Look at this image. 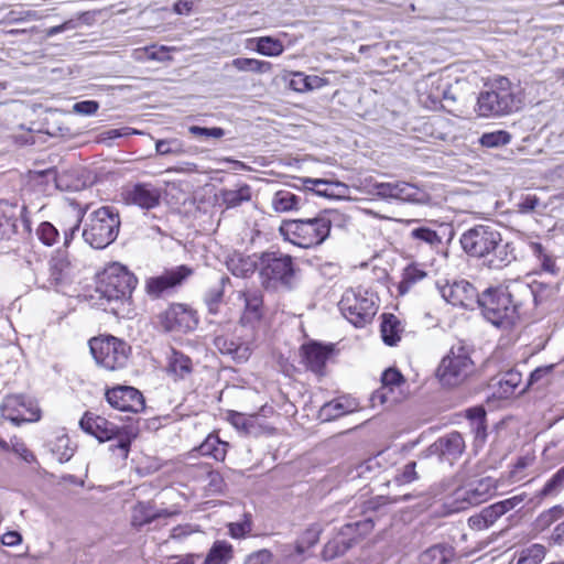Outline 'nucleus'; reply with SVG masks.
Instances as JSON below:
<instances>
[{"instance_id": "34", "label": "nucleus", "mask_w": 564, "mask_h": 564, "mask_svg": "<svg viewBox=\"0 0 564 564\" xmlns=\"http://www.w3.org/2000/svg\"><path fill=\"white\" fill-rule=\"evenodd\" d=\"M228 443L219 440L217 435L210 434L199 445L198 452L203 456L213 457L215 460L223 462L227 454Z\"/></svg>"}, {"instance_id": "33", "label": "nucleus", "mask_w": 564, "mask_h": 564, "mask_svg": "<svg viewBox=\"0 0 564 564\" xmlns=\"http://www.w3.org/2000/svg\"><path fill=\"white\" fill-rule=\"evenodd\" d=\"M234 557V547L224 540L215 541L207 553L204 564H228Z\"/></svg>"}, {"instance_id": "31", "label": "nucleus", "mask_w": 564, "mask_h": 564, "mask_svg": "<svg viewBox=\"0 0 564 564\" xmlns=\"http://www.w3.org/2000/svg\"><path fill=\"white\" fill-rule=\"evenodd\" d=\"M302 204V197L290 189L276 191L271 198V207L275 213L296 212Z\"/></svg>"}, {"instance_id": "60", "label": "nucleus", "mask_w": 564, "mask_h": 564, "mask_svg": "<svg viewBox=\"0 0 564 564\" xmlns=\"http://www.w3.org/2000/svg\"><path fill=\"white\" fill-rule=\"evenodd\" d=\"M138 133V131L131 128H122V129H110L102 132L99 137V142H107L117 138L126 137L129 134Z\"/></svg>"}, {"instance_id": "27", "label": "nucleus", "mask_w": 564, "mask_h": 564, "mask_svg": "<svg viewBox=\"0 0 564 564\" xmlns=\"http://www.w3.org/2000/svg\"><path fill=\"white\" fill-rule=\"evenodd\" d=\"M166 373L175 381L185 380L193 371V361L185 354L172 349L167 355Z\"/></svg>"}, {"instance_id": "57", "label": "nucleus", "mask_w": 564, "mask_h": 564, "mask_svg": "<svg viewBox=\"0 0 564 564\" xmlns=\"http://www.w3.org/2000/svg\"><path fill=\"white\" fill-rule=\"evenodd\" d=\"M273 554L268 549H262L248 554L245 558V564H271Z\"/></svg>"}, {"instance_id": "47", "label": "nucleus", "mask_w": 564, "mask_h": 564, "mask_svg": "<svg viewBox=\"0 0 564 564\" xmlns=\"http://www.w3.org/2000/svg\"><path fill=\"white\" fill-rule=\"evenodd\" d=\"M425 275L426 273L415 265L406 267L399 286L401 293L406 292L414 283L425 278Z\"/></svg>"}, {"instance_id": "54", "label": "nucleus", "mask_w": 564, "mask_h": 564, "mask_svg": "<svg viewBox=\"0 0 564 564\" xmlns=\"http://www.w3.org/2000/svg\"><path fill=\"white\" fill-rule=\"evenodd\" d=\"M11 451L28 464L36 463L35 455L26 447L24 442L18 437L11 438Z\"/></svg>"}, {"instance_id": "20", "label": "nucleus", "mask_w": 564, "mask_h": 564, "mask_svg": "<svg viewBox=\"0 0 564 564\" xmlns=\"http://www.w3.org/2000/svg\"><path fill=\"white\" fill-rule=\"evenodd\" d=\"M253 335L246 336V338H229L226 336H218L215 339V346L223 355L230 356L237 362H245L251 356L253 349Z\"/></svg>"}, {"instance_id": "41", "label": "nucleus", "mask_w": 564, "mask_h": 564, "mask_svg": "<svg viewBox=\"0 0 564 564\" xmlns=\"http://www.w3.org/2000/svg\"><path fill=\"white\" fill-rule=\"evenodd\" d=\"M355 410V405L350 402H343L341 400H335L329 403H326L322 408V414L325 415L327 420L339 417L346 413H350Z\"/></svg>"}, {"instance_id": "4", "label": "nucleus", "mask_w": 564, "mask_h": 564, "mask_svg": "<svg viewBox=\"0 0 564 564\" xmlns=\"http://www.w3.org/2000/svg\"><path fill=\"white\" fill-rule=\"evenodd\" d=\"M120 225L119 213L111 206H102L84 219L82 236L91 248L104 249L116 240Z\"/></svg>"}, {"instance_id": "19", "label": "nucleus", "mask_w": 564, "mask_h": 564, "mask_svg": "<svg viewBox=\"0 0 564 564\" xmlns=\"http://www.w3.org/2000/svg\"><path fill=\"white\" fill-rule=\"evenodd\" d=\"M160 323L166 332L186 333L196 324L193 312L183 304H173L160 315Z\"/></svg>"}, {"instance_id": "63", "label": "nucleus", "mask_w": 564, "mask_h": 564, "mask_svg": "<svg viewBox=\"0 0 564 564\" xmlns=\"http://www.w3.org/2000/svg\"><path fill=\"white\" fill-rule=\"evenodd\" d=\"M539 205V198L535 195H527L519 204L518 209L522 214L533 212Z\"/></svg>"}, {"instance_id": "56", "label": "nucleus", "mask_w": 564, "mask_h": 564, "mask_svg": "<svg viewBox=\"0 0 564 564\" xmlns=\"http://www.w3.org/2000/svg\"><path fill=\"white\" fill-rule=\"evenodd\" d=\"M322 531L319 524L313 523L299 536V540H301V543L312 547L318 542Z\"/></svg>"}, {"instance_id": "6", "label": "nucleus", "mask_w": 564, "mask_h": 564, "mask_svg": "<svg viewBox=\"0 0 564 564\" xmlns=\"http://www.w3.org/2000/svg\"><path fill=\"white\" fill-rule=\"evenodd\" d=\"M344 317L356 327L370 324L379 308L378 296L361 286L347 289L338 303Z\"/></svg>"}, {"instance_id": "23", "label": "nucleus", "mask_w": 564, "mask_h": 564, "mask_svg": "<svg viewBox=\"0 0 564 564\" xmlns=\"http://www.w3.org/2000/svg\"><path fill=\"white\" fill-rule=\"evenodd\" d=\"M39 176L46 181H53L61 191L77 192L87 185V180L83 177V173L79 170L64 171L61 174H57L54 170H46L40 172Z\"/></svg>"}, {"instance_id": "44", "label": "nucleus", "mask_w": 564, "mask_h": 564, "mask_svg": "<svg viewBox=\"0 0 564 564\" xmlns=\"http://www.w3.org/2000/svg\"><path fill=\"white\" fill-rule=\"evenodd\" d=\"M545 557V547L542 544H532L522 550L517 564H541Z\"/></svg>"}, {"instance_id": "7", "label": "nucleus", "mask_w": 564, "mask_h": 564, "mask_svg": "<svg viewBox=\"0 0 564 564\" xmlns=\"http://www.w3.org/2000/svg\"><path fill=\"white\" fill-rule=\"evenodd\" d=\"M79 426L85 433L95 436L99 442H113L109 445V451L112 453L119 452L123 459L128 457L130 441L122 430L112 422L86 412L79 421Z\"/></svg>"}, {"instance_id": "25", "label": "nucleus", "mask_w": 564, "mask_h": 564, "mask_svg": "<svg viewBox=\"0 0 564 564\" xmlns=\"http://www.w3.org/2000/svg\"><path fill=\"white\" fill-rule=\"evenodd\" d=\"M301 350L306 367L318 373L324 369L333 348L330 346H324L322 344L312 341L310 344L303 345Z\"/></svg>"}, {"instance_id": "16", "label": "nucleus", "mask_w": 564, "mask_h": 564, "mask_svg": "<svg viewBox=\"0 0 564 564\" xmlns=\"http://www.w3.org/2000/svg\"><path fill=\"white\" fill-rule=\"evenodd\" d=\"M122 199L127 205L138 206L141 209H153L161 203V189L150 183H138L122 192Z\"/></svg>"}, {"instance_id": "13", "label": "nucleus", "mask_w": 564, "mask_h": 564, "mask_svg": "<svg viewBox=\"0 0 564 564\" xmlns=\"http://www.w3.org/2000/svg\"><path fill=\"white\" fill-rule=\"evenodd\" d=\"M70 276V263L64 256H55L47 262L45 270L36 273L35 283L42 289H56L67 284Z\"/></svg>"}, {"instance_id": "58", "label": "nucleus", "mask_w": 564, "mask_h": 564, "mask_svg": "<svg viewBox=\"0 0 564 564\" xmlns=\"http://www.w3.org/2000/svg\"><path fill=\"white\" fill-rule=\"evenodd\" d=\"M523 501L522 495H516L511 498L496 502V518L505 514L509 510L518 507Z\"/></svg>"}, {"instance_id": "29", "label": "nucleus", "mask_w": 564, "mask_h": 564, "mask_svg": "<svg viewBox=\"0 0 564 564\" xmlns=\"http://www.w3.org/2000/svg\"><path fill=\"white\" fill-rule=\"evenodd\" d=\"M455 561L454 549L446 544L433 545L419 556V564H453Z\"/></svg>"}, {"instance_id": "37", "label": "nucleus", "mask_w": 564, "mask_h": 564, "mask_svg": "<svg viewBox=\"0 0 564 564\" xmlns=\"http://www.w3.org/2000/svg\"><path fill=\"white\" fill-rule=\"evenodd\" d=\"M220 199L227 208L238 207L251 199V188L249 185L243 184L236 189H223L220 192Z\"/></svg>"}, {"instance_id": "11", "label": "nucleus", "mask_w": 564, "mask_h": 564, "mask_svg": "<svg viewBox=\"0 0 564 564\" xmlns=\"http://www.w3.org/2000/svg\"><path fill=\"white\" fill-rule=\"evenodd\" d=\"M0 413L15 426L35 423L42 417L37 400L24 393L6 395L0 404Z\"/></svg>"}, {"instance_id": "30", "label": "nucleus", "mask_w": 564, "mask_h": 564, "mask_svg": "<svg viewBox=\"0 0 564 564\" xmlns=\"http://www.w3.org/2000/svg\"><path fill=\"white\" fill-rule=\"evenodd\" d=\"M521 382L522 376L514 369L500 373L496 386V399H508L516 395Z\"/></svg>"}, {"instance_id": "53", "label": "nucleus", "mask_w": 564, "mask_h": 564, "mask_svg": "<svg viewBox=\"0 0 564 564\" xmlns=\"http://www.w3.org/2000/svg\"><path fill=\"white\" fill-rule=\"evenodd\" d=\"M415 468H416V463L409 462L398 471V474L394 477V481L398 485H406V484L413 482L414 480H416L419 478V475H417Z\"/></svg>"}, {"instance_id": "9", "label": "nucleus", "mask_w": 564, "mask_h": 564, "mask_svg": "<svg viewBox=\"0 0 564 564\" xmlns=\"http://www.w3.org/2000/svg\"><path fill=\"white\" fill-rule=\"evenodd\" d=\"M89 348L95 361L107 370L123 368L130 355V346L113 336L91 338Z\"/></svg>"}, {"instance_id": "61", "label": "nucleus", "mask_w": 564, "mask_h": 564, "mask_svg": "<svg viewBox=\"0 0 564 564\" xmlns=\"http://www.w3.org/2000/svg\"><path fill=\"white\" fill-rule=\"evenodd\" d=\"M303 72H295L290 79V87L297 93H307V82Z\"/></svg>"}, {"instance_id": "49", "label": "nucleus", "mask_w": 564, "mask_h": 564, "mask_svg": "<svg viewBox=\"0 0 564 564\" xmlns=\"http://www.w3.org/2000/svg\"><path fill=\"white\" fill-rule=\"evenodd\" d=\"M534 462V456L525 455L518 458L517 463L513 465L510 470V480L511 482L520 481L524 478V470L530 467Z\"/></svg>"}, {"instance_id": "14", "label": "nucleus", "mask_w": 564, "mask_h": 564, "mask_svg": "<svg viewBox=\"0 0 564 564\" xmlns=\"http://www.w3.org/2000/svg\"><path fill=\"white\" fill-rule=\"evenodd\" d=\"M522 89L506 77L496 78V115H508L521 109Z\"/></svg>"}, {"instance_id": "22", "label": "nucleus", "mask_w": 564, "mask_h": 564, "mask_svg": "<svg viewBox=\"0 0 564 564\" xmlns=\"http://www.w3.org/2000/svg\"><path fill=\"white\" fill-rule=\"evenodd\" d=\"M431 448L442 460L452 464L464 453L465 441L460 433L452 432L440 437Z\"/></svg>"}, {"instance_id": "21", "label": "nucleus", "mask_w": 564, "mask_h": 564, "mask_svg": "<svg viewBox=\"0 0 564 564\" xmlns=\"http://www.w3.org/2000/svg\"><path fill=\"white\" fill-rule=\"evenodd\" d=\"M238 299L245 303V308L240 317L242 327L250 326L251 329L260 322L263 316V296L258 290H247L238 292Z\"/></svg>"}, {"instance_id": "40", "label": "nucleus", "mask_w": 564, "mask_h": 564, "mask_svg": "<svg viewBox=\"0 0 564 564\" xmlns=\"http://www.w3.org/2000/svg\"><path fill=\"white\" fill-rule=\"evenodd\" d=\"M410 238L421 243L429 245L431 247L438 246L442 242L438 234L426 226H419L413 228L410 234Z\"/></svg>"}, {"instance_id": "36", "label": "nucleus", "mask_w": 564, "mask_h": 564, "mask_svg": "<svg viewBox=\"0 0 564 564\" xmlns=\"http://www.w3.org/2000/svg\"><path fill=\"white\" fill-rule=\"evenodd\" d=\"M17 232L14 207L6 202L0 203V240L9 239Z\"/></svg>"}, {"instance_id": "43", "label": "nucleus", "mask_w": 564, "mask_h": 564, "mask_svg": "<svg viewBox=\"0 0 564 564\" xmlns=\"http://www.w3.org/2000/svg\"><path fill=\"white\" fill-rule=\"evenodd\" d=\"M469 527L475 530L488 529L494 524V505L484 508L468 519Z\"/></svg>"}, {"instance_id": "10", "label": "nucleus", "mask_w": 564, "mask_h": 564, "mask_svg": "<svg viewBox=\"0 0 564 564\" xmlns=\"http://www.w3.org/2000/svg\"><path fill=\"white\" fill-rule=\"evenodd\" d=\"M473 371V361L465 346H453L443 357L436 370V377L443 386L454 387L462 383Z\"/></svg>"}, {"instance_id": "55", "label": "nucleus", "mask_w": 564, "mask_h": 564, "mask_svg": "<svg viewBox=\"0 0 564 564\" xmlns=\"http://www.w3.org/2000/svg\"><path fill=\"white\" fill-rule=\"evenodd\" d=\"M494 110V100L490 91L480 93L477 105L476 112L479 117H489Z\"/></svg>"}, {"instance_id": "18", "label": "nucleus", "mask_w": 564, "mask_h": 564, "mask_svg": "<svg viewBox=\"0 0 564 564\" xmlns=\"http://www.w3.org/2000/svg\"><path fill=\"white\" fill-rule=\"evenodd\" d=\"M375 195L381 198L400 199L404 202H420L423 192L414 184L406 182L376 183L373 185Z\"/></svg>"}, {"instance_id": "46", "label": "nucleus", "mask_w": 564, "mask_h": 564, "mask_svg": "<svg viewBox=\"0 0 564 564\" xmlns=\"http://www.w3.org/2000/svg\"><path fill=\"white\" fill-rule=\"evenodd\" d=\"M138 59H149L164 62L170 59V51L166 46L150 45L141 51H137Z\"/></svg>"}, {"instance_id": "48", "label": "nucleus", "mask_w": 564, "mask_h": 564, "mask_svg": "<svg viewBox=\"0 0 564 564\" xmlns=\"http://www.w3.org/2000/svg\"><path fill=\"white\" fill-rule=\"evenodd\" d=\"M188 132L199 140L221 139L225 135V130L220 127L206 128L189 126Z\"/></svg>"}, {"instance_id": "39", "label": "nucleus", "mask_w": 564, "mask_h": 564, "mask_svg": "<svg viewBox=\"0 0 564 564\" xmlns=\"http://www.w3.org/2000/svg\"><path fill=\"white\" fill-rule=\"evenodd\" d=\"M564 488V466L560 468L538 494V497L549 498L557 496Z\"/></svg>"}, {"instance_id": "64", "label": "nucleus", "mask_w": 564, "mask_h": 564, "mask_svg": "<svg viewBox=\"0 0 564 564\" xmlns=\"http://www.w3.org/2000/svg\"><path fill=\"white\" fill-rule=\"evenodd\" d=\"M195 2L193 0H177L173 4V12L180 15H189Z\"/></svg>"}, {"instance_id": "1", "label": "nucleus", "mask_w": 564, "mask_h": 564, "mask_svg": "<svg viewBox=\"0 0 564 564\" xmlns=\"http://www.w3.org/2000/svg\"><path fill=\"white\" fill-rule=\"evenodd\" d=\"M334 215L332 210H323L312 218L283 220L279 230L294 246L314 248L329 237Z\"/></svg>"}, {"instance_id": "15", "label": "nucleus", "mask_w": 564, "mask_h": 564, "mask_svg": "<svg viewBox=\"0 0 564 564\" xmlns=\"http://www.w3.org/2000/svg\"><path fill=\"white\" fill-rule=\"evenodd\" d=\"M192 273L193 270L183 264L166 270L161 275L149 278L145 282L147 293L152 297H160L167 290L180 285Z\"/></svg>"}, {"instance_id": "32", "label": "nucleus", "mask_w": 564, "mask_h": 564, "mask_svg": "<svg viewBox=\"0 0 564 564\" xmlns=\"http://www.w3.org/2000/svg\"><path fill=\"white\" fill-rule=\"evenodd\" d=\"M380 330L383 343L388 346H394L401 339L403 327L397 316L383 314Z\"/></svg>"}, {"instance_id": "8", "label": "nucleus", "mask_w": 564, "mask_h": 564, "mask_svg": "<svg viewBox=\"0 0 564 564\" xmlns=\"http://www.w3.org/2000/svg\"><path fill=\"white\" fill-rule=\"evenodd\" d=\"M518 286L520 285L513 282L496 288V329H501L503 333L499 339L501 346H507L517 338L514 325L518 321V312L513 294Z\"/></svg>"}, {"instance_id": "35", "label": "nucleus", "mask_w": 564, "mask_h": 564, "mask_svg": "<svg viewBox=\"0 0 564 564\" xmlns=\"http://www.w3.org/2000/svg\"><path fill=\"white\" fill-rule=\"evenodd\" d=\"M163 513L156 511L151 502H138L132 508L131 524L133 527H142L162 517Z\"/></svg>"}, {"instance_id": "28", "label": "nucleus", "mask_w": 564, "mask_h": 564, "mask_svg": "<svg viewBox=\"0 0 564 564\" xmlns=\"http://www.w3.org/2000/svg\"><path fill=\"white\" fill-rule=\"evenodd\" d=\"M303 186L305 189L312 191L317 196L325 198L339 197L341 189L346 188L341 182L311 177L303 178Z\"/></svg>"}, {"instance_id": "50", "label": "nucleus", "mask_w": 564, "mask_h": 564, "mask_svg": "<svg viewBox=\"0 0 564 564\" xmlns=\"http://www.w3.org/2000/svg\"><path fill=\"white\" fill-rule=\"evenodd\" d=\"M39 239L46 246H53L58 238V230L48 221L40 224L36 230Z\"/></svg>"}, {"instance_id": "17", "label": "nucleus", "mask_w": 564, "mask_h": 564, "mask_svg": "<svg viewBox=\"0 0 564 564\" xmlns=\"http://www.w3.org/2000/svg\"><path fill=\"white\" fill-rule=\"evenodd\" d=\"M108 403L120 411L138 413L144 409L142 393L133 387L119 386L106 392Z\"/></svg>"}, {"instance_id": "45", "label": "nucleus", "mask_w": 564, "mask_h": 564, "mask_svg": "<svg viewBox=\"0 0 564 564\" xmlns=\"http://www.w3.org/2000/svg\"><path fill=\"white\" fill-rule=\"evenodd\" d=\"M224 281L225 279L221 278L220 283L212 286L205 294V303L210 314H217L219 311V305L224 297Z\"/></svg>"}, {"instance_id": "26", "label": "nucleus", "mask_w": 564, "mask_h": 564, "mask_svg": "<svg viewBox=\"0 0 564 564\" xmlns=\"http://www.w3.org/2000/svg\"><path fill=\"white\" fill-rule=\"evenodd\" d=\"M404 379L401 372L394 368H389L383 371L381 376L382 387L376 390L371 394L372 406L382 405L389 401V393L393 391L395 387L403 383Z\"/></svg>"}, {"instance_id": "3", "label": "nucleus", "mask_w": 564, "mask_h": 564, "mask_svg": "<svg viewBox=\"0 0 564 564\" xmlns=\"http://www.w3.org/2000/svg\"><path fill=\"white\" fill-rule=\"evenodd\" d=\"M437 289L441 296L454 306L470 308L476 303L484 318L494 324V286H488L478 294L468 281L460 280L452 283L437 282Z\"/></svg>"}, {"instance_id": "52", "label": "nucleus", "mask_w": 564, "mask_h": 564, "mask_svg": "<svg viewBox=\"0 0 564 564\" xmlns=\"http://www.w3.org/2000/svg\"><path fill=\"white\" fill-rule=\"evenodd\" d=\"M252 528L251 517L248 513L243 514V520L240 522H231L228 524L229 534L234 539L245 538L250 533Z\"/></svg>"}, {"instance_id": "12", "label": "nucleus", "mask_w": 564, "mask_h": 564, "mask_svg": "<svg viewBox=\"0 0 564 564\" xmlns=\"http://www.w3.org/2000/svg\"><path fill=\"white\" fill-rule=\"evenodd\" d=\"M460 245L471 257L482 258L494 250V230L490 225H477L460 237Z\"/></svg>"}, {"instance_id": "5", "label": "nucleus", "mask_w": 564, "mask_h": 564, "mask_svg": "<svg viewBox=\"0 0 564 564\" xmlns=\"http://www.w3.org/2000/svg\"><path fill=\"white\" fill-rule=\"evenodd\" d=\"M259 275L267 290H291L295 276L292 257L280 251L262 253L259 260Z\"/></svg>"}, {"instance_id": "2", "label": "nucleus", "mask_w": 564, "mask_h": 564, "mask_svg": "<svg viewBox=\"0 0 564 564\" xmlns=\"http://www.w3.org/2000/svg\"><path fill=\"white\" fill-rule=\"evenodd\" d=\"M137 278L119 263H112L105 269L96 292L99 300H105L106 311L119 315L123 306L129 304Z\"/></svg>"}, {"instance_id": "38", "label": "nucleus", "mask_w": 564, "mask_h": 564, "mask_svg": "<svg viewBox=\"0 0 564 564\" xmlns=\"http://www.w3.org/2000/svg\"><path fill=\"white\" fill-rule=\"evenodd\" d=\"M230 67L239 72L265 73L270 69V63L256 58L238 57L225 66L226 69H229Z\"/></svg>"}, {"instance_id": "42", "label": "nucleus", "mask_w": 564, "mask_h": 564, "mask_svg": "<svg viewBox=\"0 0 564 564\" xmlns=\"http://www.w3.org/2000/svg\"><path fill=\"white\" fill-rule=\"evenodd\" d=\"M256 50L265 56H278L283 52V44L278 37H258Z\"/></svg>"}, {"instance_id": "24", "label": "nucleus", "mask_w": 564, "mask_h": 564, "mask_svg": "<svg viewBox=\"0 0 564 564\" xmlns=\"http://www.w3.org/2000/svg\"><path fill=\"white\" fill-rule=\"evenodd\" d=\"M360 525L359 522L346 524L341 531L330 541H328L322 552L325 561H330L345 554L355 543L350 534Z\"/></svg>"}, {"instance_id": "59", "label": "nucleus", "mask_w": 564, "mask_h": 564, "mask_svg": "<svg viewBox=\"0 0 564 564\" xmlns=\"http://www.w3.org/2000/svg\"><path fill=\"white\" fill-rule=\"evenodd\" d=\"M99 109V104L95 100L78 101L73 105V112L83 116H91Z\"/></svg>"}, {"instance_id": "51", "label": "nucleus", "mask_w": 564, "mask_h": 564, "mask_svg": "<svg viewBox=\"0 0 564 564\" xmlns=\"http://www.w3.org/2000/svg\"><path fill=\"white\" fill-rule=\"evenodd\" d=\"M155 150L160 155L184 153L183 144L177 139L159 140L155 143Z\"/></svg>"}, {"instance_id": "62", "label": "nucleus", "mask_w": 564, "mask_h": 564, "mask_svg": "<svg viewBox=\"0 0 564 564\" xmlns=\"http://www.w3.org/2000/svg\"><path fill=\"white\" fill-rule=\"evenodd\" d=\"M473 432L475 434V447H481L488 436L486 421H479L476 425H473Z\"/></svg>"}]
</instances>
